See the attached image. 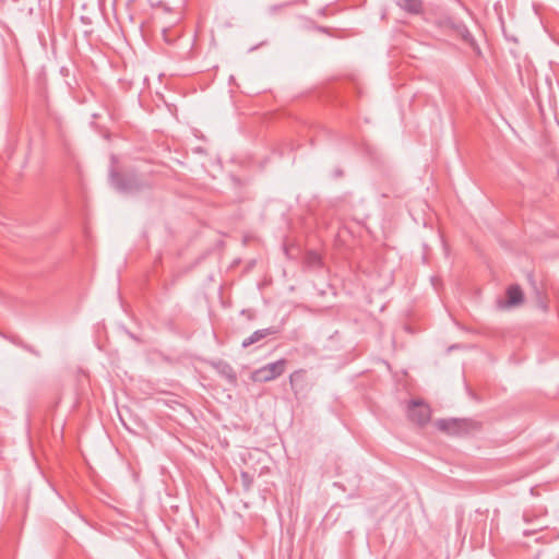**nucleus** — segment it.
I'll return each instance as SVG.
<instances>
[{
  "label": "nucleus",
  "mask_w": 559,
  "mask_h": 559,
  "mask_svg": "<svg viewBox=\"0 0 559 559\" xmlns=\"http://www.w3.org/2000/svg\"><path fill=\"white\" fill-rule=\"evenodd\" d=\"M286 366L287 360L284 358L266 364L254 371L253 378L255 381L270 382L282 376L286 370Z\"/></svg>",
  "instance_id": "nucleus-1"
},
{
  "label": "nucleus",
  "mask_w": 559,
  "mask_h": 559,
  "mask_svg": "<svg viewBox=\"0 0 559 559\" xmlns=\"http://www.w3.org/2000/svg\"><path fill=\"white\" fill-rule=\"evenodd\" d=\"M407 416L412 421L424 425L430 419V408L424 403L413 401L408 405Z\"/></svg>",
  "instance_id": "nucleus-2"
},
{
  "label": "nucleus",
  "mask_w": 559,
  "mask_h": 559,
  "mask_svg": "<svg viewBox=\"0 0 559 559\" xmlns=\"http://www.w3.org/2000/svg\"><path fill=\"white\" fill-rule=\"evenodd\" d=\"M290 388L294 394L297 396L299 393L308 389L307 371L305 369H298L289 376Z\"/></svg>",
  "instance_id": "nucleus-3"
},
{
  "label": "nucleus",
  "mask_w": 559,
  "mask_h": 559,
  "mask_svg": "<svg viewBox=\"0 0 559 559\" xmlns=\"http://www.w3.org/2000/svg\"><path fill=\"white\" fill-rule=\"evenodd\" d=\"M278 332L276 328H266L254 331L249 337L242 341V347L247 348L250 345L260 342L261 340L274 335Z\"/></svg>",
  "instance_id": "nucleus-4"
},
{
  "label": "nucleus",
  "mask_w": 559,
  "mask_h": 559,
  "mask_svg": "<svg viewBox=\"0 0 559 559\" xmlns=\"http://www.w3.org/2000/svg\"><path fill=\"white\" fill-rule=\"evenodd\" d=\"M508 305L518 306L523 301V293L520 286L512 285L507 289Z\"/></svg>",
  "instance_id": "nucleus-5"
},
{
  "label": "nucleus",
  "mask_w": 559,
  "mask_h": 559,
  "mask_svg": "<svg viewBox=\"0 0 559 559\" xmlns=\"http://www.w3.org/2000/svg\"><path fill=\"white\" fill-rule=\"evenodd\" d=\"M399 7L403 10L417 14L421 11V1L420 0H397Z\"/></svg>",
  "instance_id": "nucleus-6"
},
{
  "label": "nucleus",
  "mask_w": 559,
  "mask_h": 559,
  "mask_svg": "<svg viewBox=\"0 0 559 559\" xmlns=\"http://www.w3.org/2000/svg\"><path fill=\"white\" fill-rule=\"evenodd\" d=\"M457 426V421L456 420H439L437 423V427L440 429V430H443V431H448V432H451L454 430V427Z\"/></svg>",
  "instance_id": "nucleus-7"
},
{
  "label": "nucleus",
  "mask_w": 559,
  "mask_h": 559,
  "mask_svg": "<svg viewBox=\"0 0 559 559\" xmlns=\"http://www.w3.org/2000/svg\"><path fill=\"white\" fill-rule=\"evenodd\" d=\"M312 261H319V257L314 253H311Z\"/></svg>",
  "instance_id": "nucleus-8"
}]
</instances>
